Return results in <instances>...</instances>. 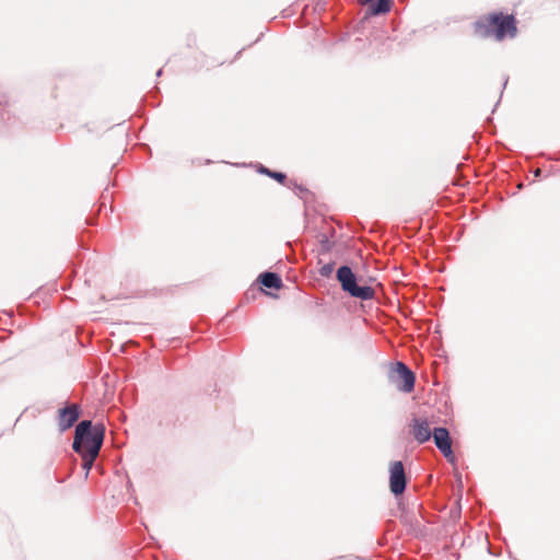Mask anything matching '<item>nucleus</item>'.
Listing matches in <instances>:
<instances>
[{"label":"nucleus","instance_id":"obj_14","mask_svg":"<svg viewBox=\"0 0 560 560\" xmlns=\"http://www.w3.org/2000/svg\"><path fill=\"white\" fill-rule=\"evenodd\" d=\"M268 172H271V171L266 168V167H264V166L260 167V173H264V174L268 175Z\"/></svg>","mask_w":560,"mask_h":560},{"label":"nucleus","instance_id":"obj_13","mask_svg":"<svg viewBox=\"0 0 560 560\" xmlns=\"http://www.w3.org/2000/svg\"><path fill=\"white\" fill-rule=\"evenodd\" d=\"M268 176L277 179L278 182L282 183L285 179V175L283 173L278 172H268Z\"/></svg>","mask_w":560,"mask_h":560},{"label":"nucleus","instance_id":"obj_15","mask_svg":"<svg viewBox=\"0 0 560 560\" xmlns=\"http://www.w3.org/2000/svg\"><path fill=\"white\" fill-rule=\"evenodd\" d=\"M540 174H541V171H540L539 168H537V170L535 171V173H534V175H535L536 177L540 176Z\"/></svg>","mask_w":560,"mask_h":560},{"label":"nucleus","instance_id":"obj_6","mask_svg":"<svg viewBox=\"0 0 560 560\" xmlns=\"http://www.w3.org/2000/svg\"><path fill=\"white\" fill-rule=\"evenodd\" d=\"M439 451L447 458L453 459L452 441L450 432L445 428H435L432 436Z\"/></svg>","mask_w":560,"mask_h":560},{"label":"nucleus","instance_id":"obj_4","mask_svg":"<svg viewBox=\"0 0 560 560\" xmlns=\"http://www.w3.org/2000/svg\"><path fill=\"white\" fill-rule=\"evenodd\" d=\"M389 380L399 392L411 393L415 388V373L402 362H396L389 372Z\"/></svg>","mask_w":560,"mask_h":560},{"label":"nucleus","instance_id":"obj_9","mask_svg":"<svg viewBox=\"0 0 560 560\" xmlns=\"http://www.w3.org/2000/svg\"><path fill=\"white\" fill-rule=\"evenodd\" d=\"M100 453V440H96L91 453H78L82 457V466L86 470V474L92 468L95 458Z\"/></svg>","mask_w":560,"mask_h":560},{"label":"nucleus","instance_id":"obj_3","mask_svg":"<svg viewBox=\"0 0 560 560\" xmlns=\"http://www.w3.org/2000/svg\"><path fill=\"white\" fill-rule=\"evenodd\" d=\"M337 279L340 282L342 290L351 296L363 301L372 300L374 298L375 292L372 287L358 285L357 278L350 267L341 266L337 270Z\"/></svg>","mask_w":560,"mask_h":560},{"label":"nucleus","instance_id":"obj_1","mask_svg":"<svg viewBox=\"0 0 560 560\" xmlns=\"http://www.w3.org/2000/svg\"><path fill=\"white\" fill-rule=\"evenodd\" d=\"M475 32L481 37L493 36L501 40L505 36L514 37L516 26L512 15L491 14L475 23Z\"/></svg>","mask_w":560,"mask_h":560},{"label":"nucleus","instance_id":"obj_10","mask_svg":"<svg viewBox=\"0 0 560 560\" xmlns=\"http://www.w3.org/2000/svg\"><path fill=\"white\" fill-rule=\"evenodd\" d=\"M260 283L269 289H279L282 285L281 278L273 272H265L260 276Z\"/></svg>","mask_w":560,"mask_h":560},{"label":"nucleus","instance_id":"obj_16","mask_svg":"<svg viewBox=\"0 0 560 560\" xmlns=\"http://www.w3.org/2000/svg\"><path fill=\"white\" fill-rule=\"evenodd\" d=\"M162 74V69H160L158 72H156V75L160 77Z\"/></svg>","mask_w":560,"mask_h":560},{"label":"nucleus","instance_id":"obj_2","mask_svg":"<svg viewBox=\"0 0 560 560\" xmlns=\"http://www.w3.org/2000/svg\"><path fill=\"white\" fill-rule=\"evenodd\" d=\"M105 434V427L102 423L92 425L89 420L81 421L75 428L73 450L77 453H91L96 440H100L102 447Z\"/></svg>","mask_w":560,"mask_h":560},{"label":"nucleus","instance_id":"obj_7","mask_svg":"<svg viewBox=\"0 0 560 560\" xmlns=\"http://www.w3.org/2000/svg\"><path fill=\"white\" fill-rule=\"evenodd\" d=\"M432 431L427 419H415L412 423V434L419 443L428 442L432 436Z\"/></svg>","mask_w":560,"mask_h":560},{"label":"nucleus","instance_id":"obj_12","mask_svg":"<svg viewBox=\"0 0 560 560\" xmlns=\"http://www.w3.org/2000/svg\"><path fill=\"white\" fill-rule=\"evenodd\" d=\"M332 270H334V265L332 264H326V265H323L320 267L319 273L323 277H329L331 275Z\"/></svg>","mask_w":560,"mask_h":560},{"label":"nucleus","instance_id":"obj_5","mask_svg":"<svg viewBox=\"0 0 560 560\" xmlns=\"http://www.w3.org/2000/svg\"><path fill=\"white\" fill-rule=\"evenodd\" d=\"M389 487L390 491L395 494H401L406 489V475L401 462H394L389 468Z\"/></svg>","mask_w":560,"mask_h":560},{"label":"nucleus","instance_id":"obj_11","mask_svg":"<svg viewBox=\"0 0 560 560\" xmlns=\"http://www.w3.org/2000/svg\"><path fill=\"white\" fill-rule=\"evenodd\" d=\"M390 0H377L372 11L374 14H384L390 10Z\"/></svg>","mask_w":560,"mask_h":560},{"label":"nucleus","instance_id":"obj_8","mask_svg":"<svg viewBox=\"0 0 560 560\" xmlns=\"http://www.w3.org/2000/svg\"><path fill=\"white\" fill-rule=\"evenodd\" d=\"M79 418V408L77 405H70L59 411V427L67 430L73 425Z\"/></svg>","mask_w":560,"mask_h":560}]
</instances>
